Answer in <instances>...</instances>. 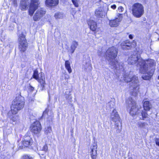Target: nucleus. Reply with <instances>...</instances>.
<instances>
[{
  "instance_id": "f257e3e1",
  "label": "nucleus",
  "mask_w": 159,
  "mask_h": 159,
  "mask_svg": "<svg viewBox=\"0 0 159 159\" xmlns=\"http://www.w3.org/2000/svg\"><path fill=\"white\" fill-rule=\"evenodd\" d=\"M128 63L130 64H135L138 62L137 66L139 67L140 71L141 73H144L147 71L148 66V64H150L152 66L154 65V60L153 59H148L146 61L143 60L139 54L135 51L128 58Z\"/></svg>"
},
{
  "instance_id": "f03ea898",
  "label": "nucleus",
  "mask_w": 159,
  "mask_h": 159,
  "mask_svg": "<svg viewBox=\"0 0 159 159\" xmlns=\"http://www.w3.org/2000/svg\"><path fill=\"white\" fill-rule=\"evenodd\" d=\"M117 50L114 47L109 48L106 52V56L109 61V67L114 70H119L118 72L123 71V64L118 63L115 58L117 54Z\"/></svg>"
},
{
  "instance_id": "7ed1b4c3",
  "label": "nucleus",
  "mask_w": 159,
  "mask_h": 159,
  "mask_svg": "<svg viewBox=\"0 0 159 159\" xmlns=\"http://www.w3.org/2000/svg\"><path fill=\"white\" fill-rule=\"evenodd\" d=\"M128 106L129 107L131 106L129 113L132 116L138 115L140 120L148 121L149 120L148 114L145 111L140 110L136 107V103L132 98H129L126 101Z\"/></svg>"
},
{
  "instance_id": "20e7f679",
  "label": "nucleus",
  "mask_w": 159,
  "mask_h": 159,
  "mask_svg": "<svg viewBox=\"0 0 159 159\" xmlns=\"http://www.w3.org/2000/svg\"><path fill=\"white\" fill-rule=\"evenodd\" d=\"M124 80L127 83L130 82V88L132 90V95L136 97L139 92V84L138 77L135 75H132L131 72L126 73L124 75Z\"/></svg>"
},
{
  "instance_id": "39448f33",
  "label": "nucleus",
  "mask_w": 159,
  "mask_h": 159,
  "mask_svg": "<svg viewBox=\"0 0 159 159\" xmlns=\"http://www.w3.org/2000/svg\"><path fill=\"white\" fill-rule=\"evenodd\" d=\"M24 103L23 98L21 97H16L13 101L12 105L11 107V110L8 112V116L14 121H15L14 118L15 116V115L17 113L18 111L23 108Z\"/></svg>"
},
{
  "instance_id": "423d86ee",
  "label": "nucleus",
  "mask_w": 159,
  "mask_h": 159,
  "mask_svg": "<svg viewBox=\"0 0 159 159\" xmlns=\"http://www.w3.org/2000/svg\"><path fill=\"white\" fill-rule=\"evenodd\" d=\"M111 119L112 121L115 123V129H116L117 133L120 132L122 128L121 121L117 112L115 109H114L111 115Z\"/></svg>"
},
{
  "instance_id": "0eeeda50",
  "label": "nucleus",
  "mask_w": 159,
  "mask_h": 159,
  "mask_svg": "<svg viewBox=\"0 0 159 159\" xmlns=\"http://www.w3.org/2000/svg\"><path fill=\"white\" fill-rule=\"evenodd\" d=\"M132 13L136 18H140L144 13L143 7L139 3H135L133 4L131 8Z\"/></svg>"
},
{
  "instance_id": "6e6552de",
  "label": "nucleus",
  "mask_w": 159,
  "mask_h": 159,
  "mask_svg": "<svg viewBox=\"0 0 159 159\" xmlns=\"http://www.w3.org/2000/svg\"><path fill=\"white\" fill-rule=\"evenodd\" d=\"M18 40L19 42V49L21 52H24L28 47V43L26 42L25 36L22 34L19 36Z\"/></svg>"
},
{
  "instance_id": "1a4fd4ad",
  "label": "nucleus",
  "mask_w": 159,
  "mask_h": 159,
  "mask_svg": "<svg viewBox=\"0 0 159 159\" xmlns=\"http://www.w3.org/2000/svg\"><path fill=\"white\" fill-rule=\"evenodd\" d=\"M156 65V62L154 61V65L152 66L150 64H148V68L146 72L143 74H145L146 73H147V75H143L142 76V78L144 80H149L151 76L152 75L154 72L155 66Z\"/></svg>"
},
{
  "instance_id": "9d476101",
  "label": "nucleus",
  "mask_w": 159,
  "mask_h": 159,
  "mask_svg": "<svg viewBox=\"0 0 159 159\" xmlns=\"http://www.w3.org/2000/svg\"><path fill=\"white\" fill-rule=\"evenodd\" d=\"M39 0H31L29 10V14L32 16L39 4Z\"/></svg>"
},
{
  "instance_id": "9b49d317",
  "label": "nucleus",
  "mask_w": 159,
  "mask_h": 159,
  "mask_svg": "<svg viewBox=\"0 0 159 159\" xmlns=\"http://www.w3.org/2000/svg\"><path fill=\"white\" fill-rule=\"evenodd\" d=\"M136 46V43L135 41H133L132 42L130 43L128 40L125 41L121 44V46L124 50L129 49L131 48H134Z\"/></svg>"
},
{
  "instance_id": "f8f14e48",
  "label": "nucleus",
  "mask_w": 159,
  "mask_h": 159,
  "mask_svg": "<svg viewBox=\"0 0 159 159\" xmlns=\"http://www.w3.org/2000/svg\"><path fill=\"white\" fill-rule=\"evenodd\" d=\"M41 129V125L39 121H36L32 124L31 126V131L35 134L39 133Z\"/></svg>"
},
{
  "instance_id": "ddd939ff",
  "label": "nucleus",
  "mask_w": 159,
  "mask_h": 159,
  "mask_svg": "<svg viewBox=\"0 0 159 159\" xmlns=\"http://www.w3.org/2000/svg\"><path fill=\"white\" fill-rule=\"evenodd\" d=\"M33 143V140L30 136L25 135L24 136V140L23 141V145L25 147H28Z\"/></svg>"
},
{
  "instance_id": "4468645a",
  "label": "nucleus",
  "mask_w": 159,
  "mask_h": 159,
  "mask_svg": "<svg viewBox=\"0 0 159 159\" xmlns=\"http://www.w3.org/2000/svg\"><path fill=\"white\" fill-rule=\"evenodd\" d=\"M45 11L42 9H38L36 12L34 16V21L39 20L45 13Z\"/></svg>"
},
{
  "instance_id": "2eb2a0df",
  "label": "nucleus",
  "mask_w": 159,
  "mask_h": 159,
  "mask_svg": "<svg viewBox=\"0 0 159 159\" xmlns=\"http://www.w3.org/2000/svg\"><path fill=\"white\" fill-rule=\"evenodd\" d=\"M91 149V156L92 159H96L97 156V144L94 143L90 147Z\"/></svg>"
},
{
  "instance_id": "dca6fc26",
  "label": "nucleus",
  "mask_w": 159,
  "mask_h": 159,
  "mask_svg": "<svg viewBox=\"0 0 159 159\" xmlns=\"http://www.w3.org/2000/svg\"><path fill=\"white\" fill-rule=\"evenodd\" d=\"M29 4L30 2L28 0H21L20 9L22 11L25 10L28 8Z\"/></svg>"
},
{
  "instance_id": "f3484780",
  "label": "nucleus",
  "mask_w": 159,
  "mask_h": 159,
  "mask_svg": "<svg viewBox=\"0 0 159 159\" xmlns=\"http://www.w3.org/2000/svg\"><path fill=\"white\" fill-rule=\"evenodd\" d=\"M122 19L121 17H119L115 19L110 20L109 21V25L111 27H116L119 25V22Z\"/></svg>"
},
{
  "instance_id": "a211bd4d",
  "label": "nucleus",
  "mask_w": 159,
  "mask_h": 159,
  "mask_svg": "<svg viewBox=\"0 0 159 159\" xmlns=\"http://www.w3.org/2000/svg\"><path fill=\"white\" fill-rule=\"evenodd\" d=\"M59 3V0H46V4L47 6L51 7L57 5Z\"/></svg>"
},
{
  "instance_id": "6ab92c4d",
  "label": "nucleus",
  "mask_w": 159,
  "mask_h": 159,
  "mask_svg": "<svg viewBox=\"0 0 159 159\" xmlns=\"http://www.w3.org/2000/svg\"><path fill=\"white\" fill-rule=\"evenodd\" d=\"M105 14V12L101 8L96 9L95 13V16L98 18H103Z\"/></svg>"
},
{
  "instance_id": "aec40b11",
  "label": "nucleus",
  "mask_w": 159,
  "mask_h": 159,
  "mask_svg": "<svg viewBox=\"0 0 159 159\" xmlns=\"http://www.w3.org/2000/svg\"><path fill=\"white\" fill-rule=\"evenodd\" d=\"M88 24L92 30L94 31L96 30L97 28V25L96 22L93 20H90L88 22Z\"/></svg>"
},
{
  "instance_id": "412c9836",
  "label": "nucleus",
  "mask_w": 159,
  "mask_h": 159,
  "mask_svg": "<svg viewBox=\"0 0 159 159\" xmlns=\"http://www.w3.org/2000/svg\"><path fill=\"white\" fill-rule=\"evenodd\" d=\"M42 74L43 75V77H44V74L43 73L41 72L40 74H39L38 71L37 70H35L34 72L33 77L39 81V80H41V78L42 77L41 76H43Z\"/></svg>"
},
{
  "instance_id": "4be33fe9",
  "label": "nucleus",
  "mask_w": 159,
  "mask_h": 159,
  "mask_svg": "<svg viewBox=\"0 0 159 159\" xmlns=\"http://www.w3.org/2000/svg\"><path fill=\"white\" fill-rule=\"evenodd\" d=\"M143 107L145 111H149L152 108V105L148 101H143Z\"/></svg>"
},
{
  "instance_id": "5701e85b",
  "label": "nucleus",
  "mask_w": 159,
  "mask_h": 159,
  "mask_svg": "<svg viewBox=\"0 0 159 159\" xmlns=\"http://www.w3.org/2000/svg\"><path fill=\"white\" fill-rule=\"evenodd\" d=\"M70 63L69 61H66L65 62V66L66 69L70 74L72 72V70L70 66Z\"/></svg>"
},
{
  "instance_id": "b1692460",
  "label": "nucleus",
  "mask_w": 159,
  "mask_h": 159,
  "mask_svg": "<svg viewBox=\"0 0 159 159\" xmlns=\"http://www.w3.org/2000/svg\"><path fill=\"white\" fill-rule=\"evenodd\" d=\"M78 43L76 41H74L71 43V52L73 53L78 45Z\"/></svg>"
},
{
  "instance_id": "393cba45",
  "label": "nucleus",
  "mask_w": 159,
  "mask_h": 159,
  "mask_svg": "<svg viewBox=\"0 0 159 159\" xmlns=\"http://www.w3.org/2000/svg\"><path fill=\"white\" fill-rule=\"evenodd\" d=\"M42 75L43 76V75L42 74ZM42 78H41V80H39V82L41 84V86L42 88V90H43L45 89V77H43V76H41Z\"/></svg>"
},
{
  "instance_id": "a878e982",
  "label": "nucleus",
  "mask_w": 159,
  "mask_h": 159,
  "mask_svg": "<svg viewBox=\"0 0 159 159\" xmlns=\"http://www.w3.org/2000/svg\"><path fill=\"white\" fill-rule=\"evenodd\" d=\"M54 17L56 19H62L64 18V15L62 13L57 12L55 14Z\"/></svg>"
},
{
  "instance_id": "bb28decb",
  "label": "nucleus",
  "mask_w": 159,
  "mask_h": 159,
  "mask_svg": "<svg viewBox=\"0 0 159 159\" xmlns=\"http://www.w3.org/2000/svg\"><path fill=\"white\" fill-rule=\"evenodd\" d=\"M48 150V148L47 145L45 144L43 145L42 147L40 148V151H43L44 153L40 154L39 152V155L41 154V155H44V154Z\"/></svg>"
},
{
  "instance_id": "cd10ccee",
  "label": "nucleus",
  "mask_w": 159,
  "mask_h": 159,
  "mask_svg": "<svg viewBox=\"0 0 159 159\" xmlns=\"http://www.w3.org/2000/svg\"><path fill=\"white\" fill-rule=\"evenodd\" d=\"M137 125L138 127L140 128H144L147 124L145 122H142L139 121L137 122Z\"/></svg>"
},
{
  "instance_id": "c85d7f7f",
  "label": "nucleus",
  "mask_w": 159,
  "mask_h": 159,
  "mask_svg": "<svg viewBox=\"0 0 159 159\" xmlns=\"http://www.w3.org/2000/svg\"><path fill=\"white\" fill-rule=\"evenodd\" d=\"M115 104L114 102L111 101L108 103L107 104V106H109L110 108H112L113 107Z\"/></svg>"
},
{
  "instance_id": "c756f323",
  "label": "nucleus",
  "mask_w": 159,
  "mask_h": 159,
  "mask_svg": "<svg viewBox=\"0 0 159 159\" xmlns=\"http://www.w3.org/2000/svg\"><path fill=\"white\" fill-rule=\"evenodd\" d=\"M52 131L51 127H48L45 128V134H48L49 133H50Z\"/></svg>"
},
{
  "instance_id": "7c9ffc66",
  "label": "nucleus",
  "mask_w": 159,
  "mask_h": 159,
  "mask_svg": "<svg viewBox=\"0 0 159 159\" xmlns=\"http://www.w3.org/2000/svg\"><path fill=\"white\" fill-rule=\"evenodd\" d=\"M21 159H33V158L27 155H23L21 157Z\"/></svg>"
},
{
  "instance_id": "2f4dec72",
  "label": "nucleus",
  "mask_w": 159,
  "mask_h": 159,
  "mask_svg": "<svg viewBox=\"0 0 159 159\" xmlns=\"http://www.w3.org/2000/svg\"><path fill=\"white\" fill-rule=\"evenodd\" d=\"M72 1L73 4L76 7H79V4L77 0H72Z\"/></svg>"
},
{
  "instance_id": "473e14b6",
  "label": "nucleus",
  "mask_w": 159,
  "mask_h": 159,
  "mask_svg": "<svg viewBox=\"0 0 159 159\" xmlns=\"http://www.w3.org/2000/svg\"><path fill=\"white\" fill-rule=\"evenodd\" d=\"M66 99L68 100L69 101H70V102H71L70 101V100L72 99V97L71 96V95L70 94H69V95H66Z\"/></svg>"
},
{
  "instance_id": "72a5a7b5",
  "label": "nucleus",
  "mask_w": 159,
  "mask_h": 159,
  "mask_svg": "<svg viewBox=\"0 0 159 159\" xmlns=\"http://www.w3.org/2000/svg\"><path fill=\"white\" fill-rule=\"evenodd\" d=\"M12 3L14 6L16 7L17 6V1L16 0H12Z\"/></svg>"
},
{
  "instance_id": "f704fd0d",
  "label": "nucleus",
  "mask_w": 159,
  "mask_h": 159,
  "mask_svg": "<svg viewBox=\"0 0 159 159\" xmlns=\"http://www.w3.org/2000/svg\"><path fill=\"white\" fill-rule=\"evenodd\" d=\"M155 141L156 144L159 146V138L156 139Z\"/></svg>"
},
{
  "instance_id": "c9c22d12",
  "label": "nucleus",
  "mask_w": 159,
  "mask_h": 159,
  "mask_svg": "<svg viewBox=\"0 0 159 159\" xmlns=\"http://www.w3.org/2000/svg\"><path fill=\"white\" fill-rule=\"evenodd\" d=\"M124 10L123 8L122 7H120L118 8V10L119 11L122 12Z\"/></svg>"
},
{
  "instance_id": "e433bc0d",
  "label": "nucleus",
  "mask_w": 159,
  "mask_h": 159,
  "mask_svg": "<svg viewBox=\"0 0 159 159\" xmlns=\"http://www.w3.org/2000/svg\"><path fill=\"white\" fill-rule=\"evenodd\" d=\"M30 89L31 91H33L34 90V88L31 85L30 86Z\"/></svg>"
},
{
  "instance_id": "4c0bfd02",
  "label": "nucleus",
  "mask_w": 159,
  "mask_h": 159,
  "mask_svg": "<svg viewBox=\"0 0 159 159\" xmlns=\"http://www.w3.org/2000/svg\"><path fill=\"white\" fill-rule=\"evenodd\" d=\"M47 110H46L43 112V116H42V117H43L44 115H45L46 114H47Z\"/></svg>"
},
{
  "instance_id": "58836bf2",
  "label": "nucleus",
  "mask_w": 159,
  "mask_h": 159,
  "mask_svg": "<svg viewBox=\"0 0 159 159\" xmlns=\"http://www.w3.org/2000/svg\"><path fill=\"white\" fill-rule=\"evenodd\" d=\"M111 7L113 9H115L116 8V6L115 5H111Z\"/></svg>"
},
{
  "instance_id": "ea45409f",
  "label": "nucleus",
  "mask_w": 159,
  "mask_h": 159,
  "mask_svg": "<svg viewBox=\"0 0 159 159\" xmlns=\"http://www.w3.org/2000/svg\"><path fill=\"white\" fill-rule=\"evenodd\" d=\"M91 64H90L89 63L87 65V67L89 68V69H90V68H91Z\"/></svg>"
},
{
  "instance_id": "a19ab883",
  "label": "nucleus",
  "mask_w": 159,
  "mask_h": 159,
  "mask_svg": "<svg viewBox=\"0 0 159 159\" xmlns=\"http://www.w3.org/2000/svg\"><path fill=\"white\" fill-rule=\"evenodd\" d=\"M66 75V76H65V79H68L69 78V76L68 75H67V74Z\"/></svg>"
},
{
  "instance_id": "79ce46f5",
  "label": "nucleus",
  "mask_w": 159,
  "mask_h": 159,
  "mask_svg": "<svg viewBox=\"0 0 159 159\" xmlns=\"http://www.w3.org/2000/svg\"><path fill=\"white\" fill-rule=\"evenodd\" d=\"M129 38L130 39H133V36H132V35H131V34H130V35H129Z\"/></svg>"
},
{
  "instance_id": "37998d69",
  "label": "nucleus",
  "mask_w": 159,
  "mask_h": 159,
  "mask_svg": "<svg viewBox=\"0 0 159 159\" xmlns=\"http://www.w3.org/2000/svg\"><path fill=\"white\" fill-rule=\"evenodd\" d=\"M84 67H85V69H86V70H87V68L86 67V66H85Z\"/></svg>"
},
{
  "instance_id": "c03bdc74",
  "label": "nucleus",
  "mask_w": 159,
  "mask_h": 159,
  "mask_svg": "<svg viewBox=\"0 0 159 159\" xmlns=\"http://www.w3.org/2000/svg\"><path fill=\"white\" fill-rule=\"evenodd\" d=\"M98 54H99V55H100L101 53L99 54V53L98 52Z\"/></svg>"
},
{
  "instance_id": "a18cd8bd",
  "label": "nucleus",
  "mask_w": 159,
  "mask_h": 159,
  "mask_svg": "<svg viewBox=\"0 0 159 159\" xmlns=\"http://www.w3.org/2000/svg\"><path fill=\"white\" fill-rule=\"evenodd\" d=\"M129 159H132V158H130Z\"/></svg>"
}]
</instances>
